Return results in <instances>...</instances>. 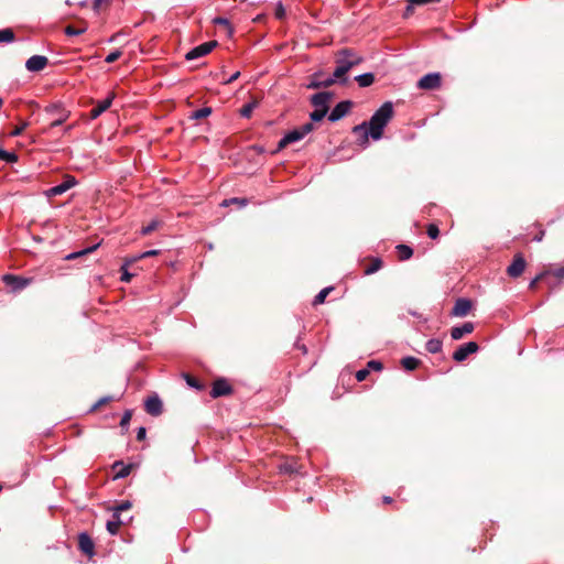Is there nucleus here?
Returning a JSON list of instances; mask_svg holds the SVG:
<instances>
[{
  "mask_svg": "<svg viewBox=\"0 0 564 564\" xmlns=\"http://www.w3.org/2000/svg\"><path fill=\"white\" fill-rule=\"evenodd\" d=\"M440 0H408L409 4L405 8L404 17H409L413 13L414 6H424L431 2H438Z\"/></svg>",
  "mask_w": 564,
  "mask_h": 564,
  "instance_id": "nucleus-30",
  "label": "nucleus"
},
{
  "mask_svg": "<svg viewBox=\"0 0 564 564\" xmlns=\"http://www.w3.org/2000/svg\"><path fill=\"white\" fill-rule=\"evenodd\" d=\"M442 341L440 339H430L426 343V350L431 354H437L442 350Z\"/></svg>",
  "mask_w": 564,
  "mask_h": 564,
  "instance_id": "nucleus-32",
  "label": "nucleus"
},
{
  "mask_svg": "<svg viewBox=\"0 0 564 564\" xmlns=\"http://www.w3.org/2000/svg\"><path fill=\"white\" fill-rule=\"evenodd\" d=\"M134 467V464L124 465L122 460H116L111 466L112 470H116L113 479L128 477Z\"/></svg>",
  "mask_w": 564,
  "mask_h": 564,
  "instance_id": "nucleus-19",
  "label": "nucleus"
},
{
  "mask_svg": "<svg viewBox=\"0 0 564 564\" xmlns=\"http://www.w3.org/2000/svg\"><path fill=\"white\" fill-rule=\"evenodd\" d=\"M145 435H147V430L145 427H140L137 432V440L138 441H143L145 438Z\"/></svg>",
  "mask_w": 564,
  "mask_h": 564,
  "instance_id": "nucleus-59",
  "label": "nucleus"
},
{
  "mask_svg": "<svg viewBox=\"0 0 564 564\" xmlns=\"http://www.w3.org/2000/svg\"><path fill=\"white\" fill-rule=\"evenodd\" d=\"M86 31V28H75L74 25H67L65 28V34L69 36L80 35Z\"/></svg>",
  "mask_w": 564,
  "mask_h": 564,
  "instance_id": "nucleus-42",
  "label": "nucleus"
},
{
  "mask_svg": "<svg viewBox=\"0 0 564 564\" xmlns=\"http://www.w3.org/2000/svg\"><path fill=\"white\" fill-rule=\"evenodd\" d=\"M160 250H156V249H153V250H149V251H145L143 253H141L140 256L138 257H134L132 258L131 260L127 261L126 264L128 263H132V262H135L137 260L139 259H144V258H149V257H154V256H158L160 254Z\"/></svg>",
  "mask_w": 564,
  "mask_h": 564,
  "instance_id": "nucleus-40",
  "label": "nucleus"
},
{
  "mask_svg": "<svg viewBox=\"0 0 564 564\" xmlns=\"http://www.w3.org/2000/svg\"><path fill=\"white\" fill-rule=\"evenodd\" d=\"M555 278L562 279L564 278V267L557 268V269H551V273Z\"/></svg>",
  "mask_w": 564,
  "mask_h": 564,
  "instance_id": "nucleus-56",
  "label": "nucleus"
},
{
  "mask_svg": "<svg viewBox=\"0 0 564 564\" xmlns=\"http://www.w3.org/2000/svg\"><path fill=\"white\" fill-rule=\"evenodd\" d=\"M115 398L111 395L102 397L100 398L90 409V412H96L97 410L101 409L102 406L107 405L111 401H113Z\"/></svg>",
  "mask_w": 564,
  "mask_h": 564,
  "instance_id": "nucleus-37",
  "label": "nucleus"
},
{
  "mask_svg": "<svg viewBox=\"0 0 564 564\" xmlns=\"http://www.w3.org/2000/svg\"><path fill=\"white\" fill-rule=\"evenodd\" d=\"M182 377L185 379L186 383H187L189 387H192V388H194V389H196V390H198V391H203V390H205V384H204V383H202V382H200L197 378H195L194 376H192V375H189V373L184 372V373H182Z\"/></svg>",
  "mask_w": 564,
  "mask_h": 564,
  "instance_id": "nucleus-23",
  "label": "nucleus"
},
{
  "mask_svg": "<svg viewBox=\"0 0 564 564\" xmlns=\"http://www.w3.org/2000/svg\"><path fill=\"white\" fill-rule=\"evenodd\" d=\"M113 518H115V520H111V521L107 522V530L112 535L118 533L119 528L122 524V521L120 519V514L113 513Z\"/></svg>",
  "mask_w": 564,
  "mask_h": 564,
  "instance_id": "nucleus-28",
  "label": "nucleus"
},
{
  "mask_svg": "<svg viewBox=\"0 0 564 564\" xmlns=\"http://www.w3.org/2000/svg\"><path fill=\"white\" fill-rule=\"evenodd\" d=\"M369 261V265L365 268V274L367 275L379 271L383 265V262L380 258H370Z\"/></svg>",
  "mask_w": 564,
  "mask_h": 564,
  "instance_id": "nucleus-24",
  "label": "nucleus"
},
{
  "mask_svg": "<svg viewBox=\"0 0 564 564\" xmlns=\"http://www.w3.org/2000/svg\"><path fill=\"white\" fill-rule=\"evenodd\" d=\"M393 117V106L392 102H384L370 118L369 123V134L373 140H379L383 135V129L388 124V122Z\"/></svg>",
  "mask_w": 564,
  "mask_h": 564,
  "instance_id": "nucleus-1",
  "label": "nucleus"
},
{
  "mask_svg": "<svg viewBox=\"0 0 564 564\" xmlns=\"http://www.w3.org/2000/svg\"><path fill=\"white\" fill-rule=\"evenodd\" d=\"M334 98L330 91H321L311 97V104L318 109H326L328 111V102Z\"/></svg>",
  "mask_w": 564,
  "mask_h": 564,
  "instance_id": "nucleus-14",
  "label": "nucleus"
},
{
  "mask_svg": "<svg viewBox=\"0 0 564 564\" xmlns=\"http://www.w3.org/2000/svg\"><path fill=\"white\" fill-rule=\"evenodd\" d=\"M121 271H122L121 281L130 282L132 276H133V274L128 272V270L126 269V264L121 267Z\"/></svg>",
  "mask_w": 564,
  "mask_h": 564,
  "instance_id": "nucleus-55",
  "label": "nucleus"
},
{
  "mask_svg": "<svg viewBox=\"0 0 564 564\" xmlns=\"http://www.w3.org/2000/svg\"><path fill=\"white\" fill-rule=\"evenodd\" d=\"M213 23L214 24H217V25H223L227 29V32L229 35H232L234 33V29L232 26L230 25L229 21L226 19V18H223V17H217L213 20Z\"/></svg>",
  "mask_w": 564,
  "mask_h": 564,
  "instance_id": "nucleus-38",
  "label": "nucleus"
},
{
  "mask_svg": "<svg viewBox=\"0 0 564 564\" xmlns=\"http://www.w3.org/2000/svg\"><path fill=\"white\" fill-rule=\"evenodd\" d=\"M229 204H237L240 207H242V206L247 205V199L246 198L235 197V198H231V199H225L224 203H223V205H225V206H227Z\"/></svg>",
  "mask_w": 564,
  "mask_h": 564,
  "instance_id": "nucleus-49",
  "label": "nucleus"
},
{
  "mask_svg": "<svg viewBox=\"0 0 564 564\" xmlns=\"http://www.w3.org/2000/svg\"><path fill=\"white\" fill-rule=\"evenodd\" d=\"M240 76V72H236L235 74H232L226 82L225 84H230L232 82H235L236 79H238V77Z\"/></svg>",
  "mask_w": 564,
  "mask_h": 564,
  "instance_id": "nucleus-62",
  "label": "nucleus"
},
{
  "mask_svg": "<svg viewBox=\"0 0 564 564\" xmlns=\"http://www.w3.org/2000/svg\"><path fill=\"white\" fill-rule=\"evenodd\" d=\"M301 465L295 458L285 460L279 466V469L283 474L293 475L300 473Z\"/></svg>",
  "mask_w": 564,
  "mask_h": 564,
  "instance_id": "nucleus-21",
  "label": "nucleus"
},
{
  "mask_svg": "<svg viewBox=\"0 0 564 564\" xmlns=\"http://www.w3.org/2000/svg\"><path fill=\"white\" fill-rule=\"evenodd\" d=\"M212 112H213V110L210 107H204V108L193 111L188 118L191 120H200V119H204V118H207L208 116H210Z\"/></svg>",
  "mask_w": 564,
  "mask_h": 564,
  "instance_id": "nucleus-31",
  "label": "nucleus"
},
{
  "mask_svg": "<svg viewBox=\"0 0 564 564\" xmlns=\"http://www.w3.org/2000/svg\"><path fill=\"white\" fill-rule=\"evenodd\" d=\"M551 273V269H546L544 271H542L540 274H538L535 278L536 280L540 282L542 281L546 275H549Z\"/></svg>",
  "mask_w": 564,
  "mask_h": 564,
  "instance_id": "nucleus-60",
  "label": "nucleus"
},
{
  "mask_svg": "<svg viewBox=\"0 0 564 564\" xmlns=\"http://www.w3.org/2000/svg\"><path fill=\"white\" fill-rule=\"evenodd\" d=\"M336 82L337 80L334 78V76L333 77H328V78L322 80L323 88H328V87L333 86Z\"/></svg>",
  "mask_w": 564,
  "mask_h": 564,
  "instance_id": "nucleus-58",
  "label": "nucleus"
},
{
  "mask_svg": "<svg viewBox=\"0 0 564 564\" xmlns=\"http://www.w3.org/2000/svg\"><path fill=\"white\" fill-rule=\"evenodd\" d=\"M321 76V74L316 73L313 75V79L311 80V83L307 85V88L310 89H319V88H323V83L322 80L318 79V77Z\"/></svg>",
  "mask_w": 564,
  "mask_h": 564,
  "instance_id": "nucleus-46",
  "label": "nucleus"
},
{
  "mask_svg": "<svg viewBox=\"0 0 564 564\" xmlns=\"http://www.w3.org/2000/svg\"><path fill=\"white\" fill-rule=\"evenodd\" d=\"M259 106V99L258 98H252V100L248 104H246L241 109H240V115L241 117L243 118H249L252 113V111Z\"/></svg>",
  "mask_w": 564,
  "mask_h": 564,
  "instance_id": "nucleus-25",
  "label": "nucleus"
},
{
  "mask_svg": "<svg viewBox=\"0 0 564 564\" xmlns=\"http://www.w3.org/2000/svg\"><path fill=\"white\" fill-rule=\"evenodd\" d=\"M78 549L89 557L95 555V543L86 532L78 535Z\"/></svg>",
  "mask_w": 564,
  "mask_h": 564,
  "instance_id": "nucleus-15",
  "label": "nucleus"
},
{
  "mask_svg": "<svg viewBox=\"0 0 564 564\" xmlns=\"http://www.w3.org/2000/svg\"><path fill=\"white\" fill-rule=\"evenodd\" d=\"M395 250L399 261L409 260L413 256V249L408 245H398Z\"/></svg>",
  "mask_w": 564,
  "mask_h": 564,
  "instance_id": "nucleus-22",
  "label": "nucleus"
},
{
  "mask_svg": "<svg viewBox=\"0 0 564 564\" xmlns=\"http://www.w3.org/2000/svg\"><path fill=\"white\" fill-rule=\"evenodd\" d=\"M538 283H539V281L536 280V278H534V279L529 283V289H530V290H535V289H536Z\"/></svg>",
  "mask_w": 564,
  "mask_h": 564,
  "instance_id": "nucleus-63",
  "label": "nucleus"
},
{
  "mask_svg": "<svg viewBox=\"0 0 564 564\" xmlns=\"http://www.w3.org/2000/svg\"><path fill=\"white\" fill-rule=\"evenodd\" d=\"M289 144H291L290 140H288V135L285 134L278 143V150H282L284 149L285 147H288Z\"/></svg>",
  "mask_w": 564,
  "mask_h": 564,
  "instance_id": "nucleus-57",
  "label": "nucleus"
},
{
  "mask_svg": "<svg viewBox=\"0 0 564 564\" xmlns=\"http://www.w3.org/2000/svg\"><path fill=\"white\" fill-rule=\"evenodd\" d=\"M274 14H275V18L279 19V20L284 19V17H285V9L282 6V3H278V6L275 8Z\"/></svg>",
  "mask_w": 564,
  "mask_h": 564,
  "instance_id": "nucleus-54",
  "label": "nucleus"
},
{
  "mask_svg": "<svg viewBox=\"0 0 564 564\" xmlns=\"http://www.w3.org/2000/svg\"><path fill=\"white\" fill-rule=\"evenodd\" d=\"M336 68L334 70V78L336 80H338L340 84H346L347 83V77H346V74L349 72L344 65L341 64H336Z\"/></svg>",
  "mask_w": 564,
  "mask_h": 564,
  "instance_id": "nucleus-26",
  "label": "nucleus"
},
{
  "mask_svg": "<svg viewBox=\"0 0 564 564\" xmlns=\"http://www.w3.org/2000/svg\"><path fill=\"white\" fill-rule=\"evenodd\" d=\"M45 112L53 118L50 123V128L58 127L63 124L70 115V111L66 110L62 104H52L45 107Z\"/></svg>",
  "mask_w": 564,
  "mask_h": 564,
  "instance_id": "nucleus-2",
  "label": "nucleus"
},
{
  "mask_svg": "<svg viewBox=\"0 0 564 564\" xmlns=\"http://www.w3.org/2000/svg\"><path fill=\"white\" fill-rule=\"evenodd\" d=\"M144 409L148 414L152 416H159L163 412V403L161 399L156 394H154L145 400Z\"/></svg>",
  "mask_w": 564,
  "mask_h": 564,
  "instance_id": "nucleus-12",
  "label": "nucleus"
},
{
  "mask_svg": "<svg viewBox=\"0 0 564 564\" xmlns=\"http://www.w3.org/2000/svg\"><path fill=\"white\" fill-rule=\"evenodd\" d=\"M442 85V75L440 73H429L417 82V88L422 90H435Z\"/></svg>",
  "mask_w": 564,
  "mask_h": 564,
  "instance_id": "nucleus-5",
  "label": "nucleus"
},
{
  "mask_svg": "<svg viewBox=\"0 0 564 564\" xmlns=\"http://www.w3.org/2000/svg\"><path fill=\"white\" fill-rule=\"evenodd\" d=\"M544 235H545V231L543 229H540V231L533 237V240L542 241Z\"/></svg>",
  "mask_w": 564,
  "mask_h": 564,
  "instance_id": "nucleus-61",
  "label": "nucleus"
},
{
  "mask_svg": "<svg viewBox=\"0 0 564 564\" xmlns=\"http://www.w3.org/2000/svg\"><path fill=\"white\" fill-rule=\"evenodd\" d=\"M115 98V94L111 93L105 100L98 101L97 105L90 110L89 117L90 119L98 118L102 112H105L112 104Z\"/></svg>",
  "mask_w": 564,
  "mask_h": 564,
  "instance_id": "nucleus-18",
  "label": "nucleus"
},
{
  "mask_svg": "<svg viewBox=\"0 0 564 564\" xmlns=\"http://www.w3.org/2000/svg\"><path fill=\"white\" fill-rule=\"evenodd\" d=\"M29 127L28 121H22L20 126H17L10 133L12 137H18Z\"/></svg>",
  "mask_w": 564,
  "mask_h": 564,
  "instance_id": "nucleus-47",
  "label": "nucleus"
},
{
  "mask_svg": "<svg viewBox=\"0 0 564 564\" xmlns=\"http://www.w3.org/2000/svg\"><path fill=\"white\" fill-rule=\"evenodd\" d=\"M14 39H15V35H14V32L12 29L7 28V29L0 30V43H2V42L10 43V42H13Z\"/></svg>",
  "mask_w": 564,
  "mask_h": 564,
  "instance_id": "nucleus-33",
  "label": "nucleus"
},
{
  "mask_svg": "<svg viewBox=\"0 0 564 564\" xmlns=\"http://www.w3.org/2000/svg\"><path fill=\"white\" fill-rule=\"evenodd\" d=\"M426 234L429 235V237L431 239H436L438 236H440V229L437 227V225L435 224H430L427 227H426Z\"/></svg>",
  "mask_w": 564,
  "mask_h": 564,
  "instance_id": "nucleus-45",
  "label": "nucleus"
},
{
  "mask_svg": "<svg viewBox=\"0 0 564 564\" xmlns=\"http://www.w3.org/2000/svg\"><path fill=\"white\" fill-rule=\"evenodd\" d=\"M98 245H95V246H91V247H88V248H85L80 251H77V252H73L70 254H68L66 257L67 260H73V259H76V258H79L82 256H85V254H88V253H91L93 251H95L97 249Z\"/></svg>",
  "mask_w": 564,
  "mask_h": 564,
  "instance_id": "nucleus-36",
  "label": "nucleus"
},
{
  "mask_svg": "<svg viewBox=\"0 0 564 564\" xmlns=\"http://www.w3.org/2000/svg\"><path fill=\"white\" fill-rule=\"evenodd\" d=\"M131 417H132V411H131V410H127V411L123 413L122 417H121L120 426H121L122 429H126V427L129 425V423H130V421H131Z\"/></svg>",
  "mask_w": 564,
  "mask_h": 564,
  "instance_id": "nucleus-48",
  "label": "nucleus"
},
{
  "mask_svg": "<svg viewBox=\"0 0 564 564\" xmlns=\"http://www.w3.org/2000/svg\"><path fill=\"white\" fill-rule=\"evenodd\" d=\"M334 290L333 286H328L323 289L314 299L313 305L323 304L327 297V295Z\"/></svg>",
  "mask_w": 564,
  "mask_h": 564,
  "instance_id": "nucleus-34",
  "label": "nucleus"
},
{
  "mask_svg": "<svg viewBox=\"0 0 564 564\" xmlns=\"http://www.w3.org/2000/svg\"><path fill=\"white\" fill-rule=\"evenodd\" d=\"M314 130L313 122H306L300 128H296L292 130L291 132L286 133L288 140H290L291 143L302 140L306 134L312 132Z\"/></svg>",
  "mask_w": 564,
  "mask_h": 564,
  "instance_id": "nucleus-17",
  "label": "nucleus"
},
{
  "mask_svg": "<svg viewBox=\"0 0 564 564\" xmlns=\"http://www.w3.org/2000/svg\"><path fill=\"white\" fill-rule=\"evenodd\" d=\"M47 64L48 58L46 56L33 55L26 61L25 67L29 72H41L47 66Z\"/></svg>",
  "mask_w": 564,
  "mask_h": 564,
  "instance_id": "nucleus-16",
  "label": "nucleus"
},
{
  "mask_svg": "<svg viewBox=\"0 0 564 564\" xmlns=\"http://www.w3.org/2000/svg\"><path fill=\"white\" fill-rule=\"evenodd\" d=\"M75 184H76L75 177L70 176V175H66V177H65L63 183H61L59 185H56V186H53V187L48 188L45 192V194H46L47 197H53V196L62 195L66 191H68L73 186H75Z\"/></svg>",
  "mask_w": 564,
  "mask_h": 564,
  "instance_id": "nucleus-11",
  "label": "nucleus"
},
{
  "mask_svg": "<svg viewBox=\"0 0 564 564\" xmlns=\"http://www.w3.org/2000/svg\"><path fill=\"white\" fill-rule=\"evenodd\" d=\"M2 281L6 283V285L10 286L13 292L23 290L31 282L30 279H24L13 274L3 275Z\"/></svg>",
  "mask_w": 564,
  "mask_h": 564,
  "instance_id": "nucleus-10",
  "label": "nucleus"
},
{
  "mask_svg": "<svg viewBox=\"0 0 564 564\" xmlns=\"http://www.w3.org/2000/svg\"><path fill=\"white\" fill-rule=\"evenodd\" d=\"M232 392H234V389L226 378H217L213 382V387H212L209 394L213 399H217L220 397L230 395V394H232Z\"/></svg>",
  "mask_w": 564,
  "mask_h": 564,
  "instance_id": "nucleus-4",
  "label": "nucleus"
},
{
  "mask_svg": "<svg viewBox=\"0 0 564 564\" xmlns=\"http://www.w3.org/2000/svg\"><path fill=\"white\" fill-rule=\"evenodd\" d=\"M112 0H94V9L102 10L110 6Z\"/></svg>",
  "mask_w": 564,
  "mask_h": 564,
  "instance_id": "nucleus-50",
  "label": "nucleus"
},
{
  "mask_svg": "<svg viewBox=\"0 0 564 564\" xmlns=\"http://www.w3.org/2000/svg\"><path fill=\"white\" fill-rule=\"evenodd\" d=\"M479 346L476 341H469L460 345L453 354V359L457 362H462L468 358L469 355L477 352Z\"/></svg>",
  "mask_w": 564,
  "mask_h": 564,
  "instance_id": "nucleus-8",
  "label": "nucleus"
},
{
  "mask_svg": "<svg viewBox=\"0 0 564 564\" xmlns=\"http://www.w3.org/2000/svg\"><path fill=\"white\" fill-rule=\"evenodd\" d=\"M369 369L368 368H365V369H360L356 372V379L358 381H364L367 379V377L369 376Z\"/></svg>",
  "mask_w": 564,
  "mask_h": 564,
  "instance_id": "nucleus-52",
  "label": "nucleus"
},
{
  "mask_svg": "<svg viewBox=\"0 0 564 564\" xmlns=\"http://www.w3.org/2000/svg\"><path fill=\"white\" fill-rule=\"evenodd\" d=\"M364 58L350 48H343L336 54V64L344 65L348 70L362 63Z\"/></svg>",
  "mask_w": 564,
  "mask_h": 564,
  "instance_id": "nucleus-3",
  "label": "nucleus"
},
{
  "mask_svg": "<svg viewBox=\"0 0 564 564\" xmlns=\"http://www.w3.org/2000/svg\"><path fill=\"white\" fill-rule=\"evenodd\" d=\"M420 364L421 361L414 357H404L401 359L402 367L408 371L415 370Z\"/></svg>",
  "mask_w": 564,
  "mask_h": 564,
  "instance_id": "nucleus-29",
  "label": "nucleus"
},
{
  "mask_svg": "<svg viewBox=\"0 0 564 564\" xmlns=\"http://www.w3.org/2000/svg\"><path fill=\"white\" fill-rule=\"evenodd\" d=\"M352 101L344 100L338 102L328 116V120L332 122L338 121L344 118L351 109Z\"/></svg>",
  "mask_w": 564,
  "mask_h": 564,
  "instance_id": "nucleus-9",
  "label": "nucleus"
},
{
  "mask_svg": "<svg viewBox=\"0 0 564 564\" xmlns=\"http://www.w3.org/2000/svg\"><path fill=\"white\" fill-rule=\"evenodd\" d=\"M0 160L13 163L18 161V155L13 152H7L6 150L0 149Z\"/></svg>",
  "mask_w": 564,
  "mask_h": 564,
  "instance_id": "nucleus-39",
  "label": "nucleus"
},
{
  "mask_svg": "<svg viewBox=\"0 0 564 564\" xmlns=\"http://www.w3.org/2000/svg\"><path fill=\"white\" fill-rule=\"evenodd\" d=\"M475 326L471 322H466L462 326H455L451 329V336L454 340H459L465 335L473 333Z\"/></svg>",
  "mask_w": 564,
  "mask_h": 564,
  "instance_id": "nucleus-20",
  "label": "nucleus"
},
{
  "mask_svg": "<svg viewBox=\"0 0 564 564\" xmlns=\"http://www.w3.org/2000/svg\"><path fill=\"white\" fill-rule=\"evenodd\" d=\"M326 109H315L311 112L310 118L312 121H321L327 113Z\"/></svg>",
  "mask_w": 564,
  "mask_h": 564,
  "instance_id": "nucleus-43",
  "label": "nucleus"
},
{
  "mask_svg": "<svg viewBox=\"0 0 564 564\" xmlns=\"http://www.w3.org/2000/svg\"><path fill=\"white\" fill-rule=\"evenodd\" d=\"M367 368L369 369V371L372 369V370H381L383 368L382 364L378 360H370L368 361L367 364Z\"/></svg>",
  "mask_w": 564,
  "mask_h": 564,
  "instance_id": "nucleus-53",
  "label": "nucleus"
},
{
  "mask_svg": "<svg viewBox=\"0 0 564 564\" xmlns=\"http://www.w3.org/2000/svg\"><path fill=\"white\" fill-rule=\"evenodd\" d=\"M355 80L358 83L360 87H369L375 82V75L372 73H366L362 75H358Z\"/></svg>",
  "mask_w": 564,
  "mask_h": 564,
  "instance_id": "nucleus-27",
  "label": "nucleus"
},
{
  "mask_svg": "<svg viewBox=\"0 0 564 564\" xmlns=\"http://www.w3.org/2000/svg\"><path fill=\"white\" fill-rule=\"evenodd\" d=\"M159 225H160L159 220H152V221H150V224L142 227L141 234L144 236L150 235L151 232H153L154 230L158 229Z\"/></svg>",
  "mask_w": 564,
  "mask_h": 564,
  "instance_id": "nucleus-41",
  "label": "nucleus"
},
{
  "mask_svg": "<svg viewBox=\"0 0 564 564\" xmlns=\"http://www.w3.org/2000/svg\"><path fill=\"white\" fill-rule=\"evenodd\" d=\"M132 507V503L129 500H123L113 507L115 513L119 514L122 511L129 510Z\"/></svg>",
  "mask_w": 564,
  "mask_h": 564,
  "instance_id": "nucleus-44",
  "label": "nucleus"
},
{
  "mask_svg": "<svg viewBox=\"0 0 564 564\" xmlns=\"http://www.w3.org/2000/svg\"><path fill=\"white\" fill-rule=\"evenodd\" d=\"M364 132L362 134V143H367L368 142V138H369V128L367 129V122H362L358 126H355L352 128V132L354 133H358V132Z\"/></svg>",
  "mask_w": 564,
  "mask_h": 564,
  "instance_id": "nucleus-35",
  "label": "nucleus"
},
{
  "mask_svg": "<svg viewBox=\"0 0 564 564\" xmlns=\"http://www.w3.org/2000/svg\"><path fill=\"white\" fill-rule=\"evenodd\" d=\"M382 501L386 505H390V503H392L393 499L389 496H383Z\"/></svg>",
  "mask_w": 564,
  "mask_h": 564,
  "instance_id": "nucleus-64",
  "label": "nucleus"
},
{
  "mask_svg": "<svg viewBox=\"0 0 564 564\" xmlns=\"http://www.w3.org/2000/svg\"><path fill=\"white\" fill-rule=\"evenodd\" d=\"M473 307V302L465 297H459L456 300L451 314L457 317L466 316Z\"/></svg>",
  "mask_w": 564,
  "mask_h": 564,
  "instance_id": "nucleus-13",
  "label": "nucleus"
},
{
  "mask_svg": "<svg viewBox=\"0 0 564 564\" xmlns=\"http://www.w3.org/2000/svg\"><path fill=\"white\" fill-rule=\"evenodd\" d=\"M121 56V51H115V52H111L110 54L107 55V57L105 58V62L110 64V63H113L116 62L117 59H119V57Z\"/></svg>",
  "mask_w": 564,
  "mask_h": 564,
  "instance_id": "nucleus-51",
  "label": "nucleus"
},
{
  "mask_svg": "<svg viewBox=\"0 0 564 564\" xmlns=\"http://www.w3.org/2000/svg\"><path fill=\"white\" fill-rule=\"evenodd\" d=\"M527 261L522 253H516L511 264L507 268V274L510 278H519L525 270Z\"/></svg>",
  "mask_w": 564,
  "mask_h": 564,
  "instance_id": "nucleus-7",
  "label": "nucleus"
},
{
  "mask_svg": "<svg viewBox=\"0 0 564 564\" xmlns=\"http://www.w3.org/2000/svg\"><path fill=\"white\" fill-rule=\"evenodd\" d=\"M218 45L217 41L205 42L186 53L185 58L187 61H193L198 57L205 56L209 54L216 46Z\"/></svg>",
  "mask_w": 564,
  "mask_h": 564,
  "instance_id": "nucleus-6",
  "label": "nucleus"
}]
</instances>
